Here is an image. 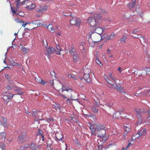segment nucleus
<instances>
[{
    "instance_id": "obj_1",
    "label": "nucleus",
    "mask_w": 150,
    "mask_h": 150,
    "mask_svg": "<svg viewBox=\"0 0 150 150\" xmlns=\"http://www.w3.org/2000/svg\"><path fill=\"white\" fill-rule=\"evenodd\" d=\"M101 16L99 14H96L94 17H90L87 20V21L93 27L98 26V25L100 22Z\"/></svg>"
},
{
    "instance_id": "obj_2",
    "label": "nucleus",
    "mask_w": 150,
    "mask_h": 150,
    "mask_svg": "<svg viewBox=\"0 0 150 150\" xmlns=\"http://www.w3.org/2000/svg\"><path fill=\"white\" fill-rule=\"evenodd\" d=\"M97 131L98 132L97 136L101 137L100 140H98V142L99 143V141L100 142L102 141L103 143H101L100 145H102L103 143L105 142L107 138V136L106 135L105 130H99Z\"/></svg>"
},
{
    "instance_id": "obj_3",
    "label": "nucleus",
    "mask_w": 150,
    "mask_h": 150,
    "mask_svg": "<svg viewBox=\"0 0 150 150\" xmlns=\"http://www.w3.org/2000/svg\"><path fill=\"white\" fill-rule=\"evenodd\" d=\"M84 71V70H83V69L79 72V74H82V75H80L79 76L82 77L83 76V77L84 79L88 82H90L91 80V79L90 78V76L89 74L90 70L89 69H86Z\"/></svg>"
},
{
    "instance_id": "obj_4",
    "label": "nucleus",
    "mask_w": 150,
    "mask_h": 150,
    "mask_svg": "<svg viewBox=\"0 0 150 150\" xmlns=\"http://www.w3.org/2000/svg\"><path fill=\"white\" fill-rule=\"evenodd\" d=\"M75 51L76 50L74 48L71 47V49L69 50V53L73 57L74 63H78L79 60V55Z\"/></svg>"
},
{
    "instance_id": "obj_5",
    "label": "nucleus",
    "mask_w": 150,
    "mask_h": 150,
    "mask_svg": "<svg viewBox=\"0 0 150 150\" xmlns=\"http://www.w3.org/2000/svg\"><path fill=\"white\" fill-rule=\"evenodd\" d=\"M95 33L90 32L89 35L93 38H95V36L99 37V39L102 38L101 34L103 31V29L101 28L97 27L95 29Z\"/></svg>"
},
{
    "instance_id": "obj_6",
    "label": "nucleus",
    "mask_w": 150,
    "mask_h": 150,
    "mask_svg": "<svg viewBox=\"0 0 150 150\" xmlns=\"http://www.w3.org/2000/svg\"><path fill=\"white\" fill-rule=\"evenodd\" d=\"M29 137L24 132L22 133L17 138V142L20 143L24 142L26 140H29Z\"/></svg>"
},
{
    "instance_id": "obj_7",
    "label": "nucleus",
    "mask_w": 150,
    "mask_h": 150,
    "mask_svg": "<svg viewBox=\"0 0 150 150\" xmlns=\"http://www.w3.org/2000/svg\"><path fill=\"white\" fill-rule=\"evenodd\" d=\"M105 79L107 81L108 83L109 84L108 86L112 88L115 89H117L118 91L121 92L123 90L122 88L120 86H118L115 83H111L108 81V78L106 77H104Z\"/></svg>"
},
{
    "instance_id": "obj_8",
    "label": "nucleus",
    "mask_w": 150,
    "mask_h": 150,
    "mask_svg": "<svg viewBox=\"0 0 150 150\" xmlns=\"http://www.w3.org/2000/svg\"><path fill=\"white\" fill-rule=\"evenodd\" d=\"M72 19H70V23L71 25H75L79 26L81 23V21L79 19H76V17L72 15H71Z\"/></svg>"
},
{
    "instance_id": "obj_9",
    "label": "nucleus",
    "mask_w": 150,
    "mask_h": 150,
    "mask_svg": "<svg viewBox=\"0 0 150 150\" xmlns=\"http://www.w3.org/2000/svg\"><path fill=\"white\" fill-rule=\"evenodd\" d=\"M45 55H47L49 58L51 57V55L53 54H55V50L53 47H47L45 50Z\"/></svg>"
},
{
    "instance_id": "obj_10",
    "label": "nucleus",
    "mask_w": 150,
    "mask_h": 150,
    "mask_svg": "<svg viewBox=\"0 0 150 150\" xmlns=\"http://www.w3.org/2000/svg\"><path fill=\"white\" fill-rule=\"evenodd\" d=\"M87 125L88 127H89L91 131V135H94L95 136H96V134L95 133L96 131V128L94 126V125L91 123L88 122Z\"/></svg>"
},
{
    "instance_id": "obj_11",
    "label": "nucleus",
    "mask_w": 150,
    "mask_h": 150,
    "mask_svg": "<svg viewBox=\"0 0 150 150\" xmlns=\"http://www.w3.org/2000/svg\"><path fill=\"white\" fill-rule=\"evenodd\" d=\"M13 95L14 94H3L2 97L4 100L8 103L11 100Z\"/></svg>"
},
{
    "instance_id": "obj_12",
    "label": "nucleus",
    "mask_w": 150,
    "mask_h": 150,
    "mask_svg": "<svg viewBox=\"0 0 150 150\" xmlns=\"http://www.w3.org/2000/svg\"><path fill=\"white\" fill-rule=\"evenodd\" d=\"M55 137L58 140L61 141L62 142H63L64 139L63 137L62 134L61 132H57L55 134Z\"/></svg>"
},
{
    "instance_id": "obj_13",
    "label": "nucleus",
    "mask_w": 150,
    "mask_h": 150,
    "mask_svg": "<svg viewBox=\"0 0 150 150\" xmlns=\"http://www.w3.org/2000/svg\"><path fill=\"white\" fill-rule=\"evenodd\" d=\"M105 125H98L96 127V129L97 131L99 130H105Z\"/></svg>"
},
{
    "instance_id": "obj_14",
    "label": "nucleus",
    "mask_w": 150,
    "mask_h": 150,
    "mask_svg": "<svg viewBox=\"0 0 150 150\" xmlns=\"http://www.w3.org/2000/svg\"><path fill=\"white\" fill-rule=\"evenodd\" d=\"M56 49H55V51L56 52H55V54H60V52L62 50L61 48L60 47V45H59V44H58L57 45L56 43Z\"/></svg>"
},
{
    "instance_id": "obj_15",
    "label": "nucleus",
    "mask_w": 150,
    "mask_h": 150,
    "mask_svg": "<svg viewBox=\"0 0 150 150\" xmlns=\"http://www.w3.org/2000/svg\"><path fill=\"white\" fill-rule=\"evenodd\" d=\"M7 120L6 118L4 117H1V125L4 126L5 127H7L6 123Z\"/></svg>"
},
{
    "instance_id": "obj_16",
    "label": "nucleus",
    "mask_w": 150,
    "mask_h": 150,
    "mask_svg": "<svg viewBox=\"0 0 150 150\" xmlns=\"http://www.w3.org/2000/svg\"><path fill=\"white\" fill-rule=\"evenodd\" d=\"M73 91L74 90L73 89L71 88L69 89H66L64 86H62V88L60 89L59 90L60 92H63L64 91H67L68 93H70V91Z\"/></svg>"
},
{
    "instance_id": "obj_17",
    "label": "nucleus",
    "mask_w": 150,
    "mask_h": 150,
    "mask_svg": "<svg viewBox=\"0 0 150 150\" xmlns=\"http://www.w3.org/2000/svg\"><path fill=\"white\" fill-rule=\"evenodd\" d=\"M16 3V11H18L19 9V7L22 5L20 0H17L15 1Z\"/></svg>"
},
{
    "instance_id": "obj_18",
    "label": "nucleus",
    "mask_w": 150,
    "mask_h": 150,
    "mask_svg": "<svg viewBox=\"0 0 150 150\" xmlns=\"http://www.w3.org/2000/svg\"><path fill=\"white\" fill-rule=\"evenodd\" d=\"M138 132L141 137L142 136L145 135L146 134V130L145 129H142L140 131Z\"/></svg>"
},
{
    "instance_id": "obj_19",
    "label": "nucleus",
    "mask_w": 150,
    "mask_h": 150,
    "mask_svg": "<svg viewBox=\"0 0 150 150\" xmlns=\"http://www.w3.org/2000/svg\"><path fill=\"white\" fill-rule=\"evenodd\" d=\"M140 137H141L138 132L137 134H135L132 135L131 138V139L132 141H133L135 140L136 139L139 138Z\"/></svg>"
},
{
    "instance_id": "obj_20",
    "label": "nucleus",
    "mask_w": 150,
    "mask_h": 150,
    "mask_svg": "<svg viewBox=\"0 0 150 150\" xmlns=\"http://www.w3.org/2000/svg\"><path fill=\"white\" fill-rule=\"evenodd\" d=\"M120 115L121 113H120V112H117L114 113L113 114V117L115 118L121 117L120 116Z\"/></svg>"
},
{
    "instance_id": "obj_21",
    "label": "nucleus",
    "mask_w": 150,
    "mask_h": 150,
    "mask_svg": "<svg viewBox=\"0 0 150 150\" xmlns=\"http://www.w3.org/2000/svg\"><path fill=\"white\" fill-rule=\"evenodd\" d=\"M124 127H125V130L126 132H129L131 130V129H130V126L129 125H125L124 126Z\"/></svg>"
},
{
    "instance_id": "obj_22",
    "label": "nucleus",
    "mask_w": 150,
    "mask_h": 150,
    "mask_svg": "<svg viewBox=\"0 0 150 150\" xmlns=\"http://www.w3.org/2000/svg\"><path fill=\"white\" fill-rule=\"evenodd\" d=\"M6 134L5 132H3L0 133V138L3 140H4L5 139Z\"/></svg>"
},
{
    "instance_id": "obj_23",
    "label": "nucleus",
    "mask_w": 150,
    "mask_h": 150,
    "mask_svg": "<svg viewBox=\"0 0 150 150\" xmlns=\"http://www.w3.org/2000/svg\"><path fill=\"white\" fill-rule=\"evenodd\" d=\"M35 7V5L33 4H31L30 5L26 7L27 9L28 10H31L33 9Z\"/></svg>"
},
{
    "instance_id": "obj_24",
    "label": "nucleus",
    "mask_w": 150,
    "mask_h": 150,
    "mask_svg": "<svg viewBox=\"0 0 150 150\" xmlns=\"http://www.w3.org/2000/svg\"><path fill=\"white\" fill-rule=\"evenodd\" d=\"M20 46H21V47H22L21 50L25 54L28 52V50L25 47H23V45H21Z\"/></svg>"
},
{
    "instance_id": "obj_25",
    "label": "nucleus",
    "mask_w": 150,
    "mask_h": 150,
    "mask_svg": "<svg viewBox=\"0 0 150 150\" xmlns=\"http://www.w3.org/2000/svg\"><path fill=\"white\" fill-rule=\"evenodd\" d=\"M135 3L130 2L128 4H127V6L129 9L132 8L134 6Z\"/></svg>"
},
{
    "instance_id": "obj_26",
    "label": "nucleus",
    "mask_w": 150,
    "mask_h": 150,
    "mask_svg": "<svg viewBox=\"0 0 150 150\" xmlns=\"http://www.w3.org/2000/svg\"><path fill=\"white\" fill-rule=\"evenodd\" d=\"M47 6H43L40 7V9H39V11L42 12L43 11H46L47 8Z\"/></svg>"
},
{
    "instance_id": "obj_27",
    "label": "nucleus",
    "mask_w": 150,
    "mask_h": 150,
    "mask_svg": "<svg viewBox=\"0 0 150 150\" xmlns=\"http://www.w3.org/2000/svg\"><path fill=\"white\" fill-rule=\"evenodd\" d=\"M95 101V103H94V106L95 107L99 106V101L98 100H96L95 98L94 99Z\"/></svg>"
},
{
    "instance_id": "obj_28",
    "label": "nucleus",
    "mask_w": 150,
    "mask_h": 150,
    "mask_svg": "<svg viewBox=\"0 0 150 150\" xmlns=\"http://www.w3.org/2000/svg\"><path fill=\"white\" fill-rule=\"evenodd\" d=\"M115 36V34L113 33H111L108 36L107 38L108 40L113 39Z\"/></svg>"
},
{
    "instance_id": "obj_29",
    "label": "nucleus",
    "mask_w": 150,
    "mask_h": 150,
    "mask_svg": "<svg viewBox=\"0 0 150 150\" xmlns=\"http://www.w3.org/2000/svg\"><path fill=\"white\" fill-rule=\"evenodd\" d=\"M13 88V85L12 84H8L7 86L6 87V89L7 90H10Z\"/></svg>"
},
{
    "instance_id": "obj_30",
    "label": "nucleus",
    "mask_w": 150,
    "mask_h": 150,
    "mask_svg": "<svg viewBox=\"0 0 150 150\" xmlns=\"http://www.w3.org/2000/svg\"><path fill=\"white\" fill-rule=\"evenodd\" d=\"M136 112L137 116L139 119V117H140V110L139 109H137L136 110Z\"/></svg>"
},
{
    "instance_id": "obj_31",
    "label": "nucleus",
    "mask_w": 150,
    "mask_h": 150,
    "mask_svg": "<svg viewBox=\"0 0 150 150\" xmlns=\"http://www.w3.org/2000/svg\"><path fill=\"white\" fill-rule=\"evenodd\" d=\"M91 109L94 113H96L98 112V110L96 109L95 106H93Z\"/></svg>"
},
{
    "instance_id": "obj_32",
    "label": "nucleus",
    "mask_w": 150,
    "mask_h": 150,
    "mask_svg": "<svg viewBox=\"0 0 150 150\" xmlns=\"http://www.w3.org/2000/svg\"><path fill=\"white\" fill-rule=\"evenodd\" d=\"M53 107L56 110H57L58 109L60 110L59 108L60 105L58 104H55V105H53Z\"/></svg>"
},
{
    "instance_id": "obj_33",
    "label": "nucleus",
    "mask_w": 150,
    "mask_h": 150,
    "mask_svg": "<svg viewBox=\"0 0 150 150\" xmlns=\"http://www.w3.org/2000/svg\"><path fill=\"white\" fill-rule=\"evenodd\" d=\"M90 37L92 38L93 39H95L96 40V41H95V42H99L100 41L101 39V38H101H100V39H99V37H98L96 36H95V38H93L92 36L91 37V36H90Z\"/></svg>"
},
{
    "instance_id": "obj_34",
    "label": "nucleus",
    "mask_w": 150,
    "mask_h": 150,
    "mask_svg": "<svg viewBox=\"0 0 150 150\" xmlns=\"http://www.w3.org/2000/svg\"><path fill=\"white\" fill-rule=\"evenodd\" d=\"M19 64L17 63L14 61H12L10 65L13 66H14L15 65L18 66L19 65Z\"/></svg>"
},
{
    "instance_id": "obj_35",
    "label": "nucleus",
    "mask_w": 150,
    "mask_h": 150,
    "mask_svg": "<svg viewBox=\"0 0 150 150\" xmlns=\"http://www.w3.org/2000/svg\"><path fill=\"white\" fill-rule=\"evenodd\" d=\"M127 38V36L126 35H125V36H123L120 39V41H123V42H125V40Z\"/></svg>"
},
{
    "instance_id": "obj_36",
    "label": "nucleus",
    "mask_w": 150,
    "mask_h": 150,
    "mask_svg": "<svg viewBox=\"0 0 150 150\" xmlns=\"http://www.w3.org/2000/svg\"><path fill=\"white\" fill-rule=\"evenodd\" d=\"M15 21L17 23H23V22L21 20L19 19L18 18H16L15 19Z\"/></svg>"
},
{
    "instance_id": "obj_37",
    "label": "nucleus",
    "mask_w": 150,
    "mask_h": 150,
    "mask_svg": "<svg viewBox=\"0 0 150 150\" xmlns=\"http://www.w3.org/2000/svg\"><path fill=\"white\" fill-rule=\"evenodd\" d=\"M40 83L45 86H46L47 85V83L46 82L42 80V81H41Z\"/></svg>"
},
{
    "instance_id": "obj_38",
    "label": "nucleus",
    "mask_w": 150,
    "mask_h": 150,
    "mask_svg": "<svg viewBox=\"0 0 150 150\" xmlns=\"http://www.w3.org/2000/svg\"><path fill=\"white\" fill-rule=\"evenodd\" d=\"M109 76L110 78L114 81H115L116 80V79L115 78H114L112 75V74L111 73H110L109 74Z\"/></svg>"
},
{
    "instance_id": "obj_39",
    "label": "nucleus",
    "mask_w": 150,
    "mask_h": 150,
    "mask_svg": "<svg viewBox=\"0 0 150 150\" xmlns=\"http://www.w3.org/2000/svg\"><path fill=\"white\" fill-rule=\"evenodd\" d=\"M6 145V144H3L0 145V150H4V146Z\"/></svg>"
},
{
    "instance_id": "obj_40",
    "label": "nucleus",
    "mask_w": 150,
    "mask_h": 150,
    "mask_svg": "<svg viewBox=\"0 0 150 150\" xmlns=\"http://www.w3.org/2000/svg\"><path fill=\"white\" fill-rule=\"evenodd\" d=\"M142 122V120L141 119H139L137 122V123H136L135 125H138L140 124Z\"/></svg>"
},
{
    "instance_id": "obj_41",
    "label": "nucleus",
    "mask_w": 150,
    "mask_h": 150,
    "mask_svg": "<svg viewBox=\"0 0 150 150\" xmlns=\"http://www.w3.org/2000/svg\"><path fill=\"white\" fill-rule=\"evenodd\" d=\"M144 94H150V88L146 89L144 90Z\"/></svg>"
},
{
    "instance_id": "obj_42",
    "label": "nucleus",
    "mask_w": 150,
    "mask_h": 150,
    "mask_svg": "<svg viewBox=\"0 0 150 150\" xmlns=\"http://www.w3.org/2000/svg\"><path fill=\"white\" fill-rule=\"evenodd\" d=\"M15 91L16 92H18V94H23V93L22 92H21L20 90L19 89H15Z\"/></svg>"
},
{
    "instance_id": "obj_43",
    "label": "nucleus",
    "mask_w": 150,
    "mask_h": 150,
    "mask_svg": "<svg viewBox=\"0 0 150 150\" xmlns=\"http://www.w3.org/2000/svg\"><path fill=\"white\" fill-rule=\"evenodd\" d=\"M35 80L36 81H37L38 83H40V81H42V79H40V78H35Z\"/></svg>"
},
{
    "instance_id": "obj_44",
    "label": "nucleus",
    "mask_w": 150,
    "mask_h": 150,
    "mask_svg": "<svg viewBox=\"0 0 150 150\" xmlns=\"http://www.w3.org/2000/svg\"><path fill=\"white\" fill-rule=\"evenodd\" d=\"M10 6L11 7V10L12 11V12L13 13V14L15 13H16V11L13 8V7H12L11 6V4H10Z\"/></svg>"
},
{
    "instance_id": "obj_45",
    "label": "nucleus",
    "mask_w": 150,
    "mask_h": 150,
    "mask_svg": "<svg viewBox=\"0 0 150 150\" xmlns=\"http://www.w3.org/2000/svg\"><path fill=\"white\" fill-rule=\"evenodd\" d=\"M43 45H44V46L45 47V50L46 49V48L47 47H47L48 45L47 44V42H46L45 43V42H43Z\"/></svg>"
},
{
    "instance_id": "obj_46",
    "label": "nucleus",
    "mask_w": 150,
    "mask_h": 150,
    "mask_svg": "<svg viewBox=\"0 0 150 150\" xmlns=\"http://www.w3.org/2000/svg\"><path fill=\"white\" fill-rule=\"evenodd\" d=\"M66 103L68 104H70L71 103L70 101V99H68L66 101Z\"/></svg>"
},
{
    "instance_id": "obj_47",
    "label": "nucleus",
    "mask_w": 150,
    "mask_h": 150,
    "mask_svg": "<svg viewBox=\"0 0 150 150\" xmlns=\"http://www.w3.org/2000/svg\"><path fill=\"white\" fill-rule=\"evenodd\" d=\"M5 77L8 79V80H9V77L8 75L7 74H6L5 75Z\"/></svg>"
},
{
    "instance_id": "obj_48",
    "label": "nucleus",
    "mask_w": 150,
    "mask_h": 150,
    "mask_svg": "<svg viewBox=\"0 0 150 150\" xmlns=\"http://www.w3.org/2000/svg\"><path fill=\"white\" fill-rule=\"evenodd\" d=\"M148 114L149 115V116L147 117V119L148 120H150V110L148 112Z\"/></svg>"
},
{
    "instance_id": "obj_49",
    "label": "nucleus",
    "mask_w": 150,
    "mask_h": 150,
    "mask_svg": "<svg viewBox=\"0 0 150 150\" xmlns=\"http://www.w3.org/2000/svg\"><path fill=\"white\" fill-rule=\"evenodd\" d=\"M50 84L51 85V86H54L53 80H51L50 81Z\"/></svg>"
},
{
    "instance_id": "obj_50",
    "label": "nucleus",
    "mask_w": 150,
    "mask_h": 150,
    "mask_svg": "<svg viewBox=\"0 0 150 150\" xmlns=\"http://www.w3.org/2000/svg\"><path fill=\"white\" fill-rule=\"evenodd\" d=\"M30 23H27V22L26 23H25V24H24V23H23V25H22V26H23V27H24V28H25V26H26L27 25V24H30Z\"/></svg>"
},
{
    "instance_id": "obj_51",
    "label": "nucleus",
    "mask_w": 150,
    "mask_h": 150,
    "mask_svg": "<svg viewBox=\"0 0 150 150\" xmlns=\"http://www.w3.org/2000/svg\"><path fill=\"white\" fill-rule=\"evenodd\" d=\"M96 62L98 64H99L100 63V61L98 59H97L96 60Z\"/></svg>"
},
{
    "instance_id": "obj_52",
    "label": "nucleus",
    "mask_w": 150,
    "mask_h": 150,
    "mask_svg": "<svg viewBox=\"0 0 150 150\" xmlns=\"http://www.w3.org/2000/svg\"><path fill=\"white\" fill-rule=\"evenodd\" d=\"M24 13L22 12H20L19 13V15L21 16H23L24 15Z\"/></svg>"
},
{
    "instance_id": "obj_53",
    "label": "nucleus",
    "mask_w": 150,
    "mask_h": 150,
    "mask_svg": "<svg viewBox=\"0 0 150 150\" xmlns=\"http://www.w3.org/2000/svg\"><path fill=\"white\" fill-rule=\"evenodd\" d=\"M28 1V0H25V1H23L22 2H21L22 5H24L25 4V2L26 1Z\"/></svg>"
},
{
    "instance_id": "obj_54",
    "label": "nucleus",
    "mask_w": 150,
    "mask_h": 150,
    "mask_svg": "<svg viewBox=\"0 0 150 150\" xmlns=\"http://www.w3.org/2000/svg\"><path fill=\"white\" fill-rule=\"evenodd\" d=\"M49 30L50 31H55V30L54 28H53L52 26L50 27V30Z\"/></svg>"
},
{
    "instance_id": "obj_55",
    "label": "nucleus",
    "mask_w": 150,
    "mask_h": 150,
    "mask_svg": "<svg viewBox=\"0 0 150 150\" xmlns=\"http://www.w3.org/2000/svg\"><path fill=\"white\" fill-rule=\"evenodd\" d=\"M46 120L48 122H51L50 118H47Z\"/></svg>"
},
{
    "instance_id": "obj_56",
    "label": "nucleus",
    "mask_w": 150,
    "mask_h": 150,
    "mask_svg": "<svg viewBox=\"0 0 150 150\" xmlns=\"http://www.w3.org/2000/svg\"><path fill=\"white\" fill-rule=\"evenodd\" d=\"M131 145L132 144L131 143H129L126 147V148L127 149L129 148V146Z\"/></svg>"
},
{
    "instance_id": "obj_57",
    "label": "nucleus",
    "mask_w": 150,
    "mask_h": 150,
    "mask_svg": "<svg viewBox=\"0 0 150 150\" xmlns=\"http://www.w3.org/2000/svg\"><path fill=\"white\" fill-rule=\"evenodd\" d=\"M71 98L70 99V100H76L77 99V98H75L74 97H71Z\"/></svg>"
},
{
    "instance_id": "obj_58",
    "label": "nucleus",
    "mask_w": 150,
    "mask_h": 150,
    "mask_svg": "<svg viewBox=\"0 0 150 150\" xmlns=\"http://www.w3.org/2000/svg\"><path fill=\"white\" fill-rule=\"evenodd\" d=\"M137 32V30H134V31H132V33L133 34H135Z\"/></svg>"
},
{
    "instance_id": "obj_59",
    "label": "nucleus",
    "mask_w": 150,
    "mask_h": 150,
    "mask_svg": "<svg viewBox=\"0 0 150 150\" xmlns=\"http://www.w3.org/2000/svg\"><path fill=\"white\" fill-rule=\"evenodd\" d=\"M79 48L81 50L82 49H83V45H80V46H79Z\"/></svg>"
},
{
    "instance_id": "obj_60",
    "label": "nucleus",
    "mask_w": 150,
    "mask_h": 150,
    "mask_svg": "<svg viewBox=\"0 0 150 150\" xmlns=\"http://www.w3.org/2000/svg\"><path fill=\"white\" fill-rule=\"evenodd\" d=\"M50 74L52 76L55 75V73L53 71H52L50 73Z\"/></svg>"
},
{
    "instance_id": "obj_61",
    "label": "nucleus",
    "mask_w": 150,
    "mask_h": 150,
    "mask_svg": "<svg viewBox=\"0 0 150 150\" xmlns=\"http://www.w3.org/2000/svg\"><path fill=\"white\" fill-rule=\"evenodd\" d=\"M121 67H119L118 69V71H119V72L120 73L122 71L121 70Z\"/></svg>"
},
{
    "instance_id": "obj_62",
    "label": "nucleus",
    "mask_w": 150,
    "mask_h": 150,
    "mask_svg": "<svg viewBox=\"0 0 150 150\" xmlns=\"http://www.w3.org/2000/svg\"><path fill=\"white\" fill-rule=\"evenodd\" d=\"M73 76V75L71 74H69L68 75V77L69 78H72Z\"/></svg>"
},
{
    "instance_id": "obj_63",
    "label": "nucleus",
    "mask_w": 150,
    "mask_h": 150,
    "mask_svg": "<svg viewBox=\"0 0 150 150\" xmlns=\"http://www.w3.org/2000/svg\"><path fill=\"white\" fill-rule=\"evenodd\" d=\"M36 112L33 111V115H34L35 116H36Z\"/></svg>"
},
{
    "instance_id": "obj_64",
    "label": "nucleus",
    "mask_w": 150,
    "mask_h": 150,
    "mask_svg": "<svg viewBox=\"0 0 150 150\" xmlns=\"http://www.w3.org/2000/svg\"><path fill=\"white\" fill-rule=\"evenodd\" d=\"M113 105V103L110 104L108 105V106H109V107H112V106Z\"/></svg>"
}]
</instances>
